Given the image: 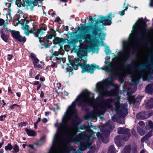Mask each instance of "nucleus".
Listing matches in <instances>:
<instances>
[{
    "label": "nucleus",
    "instance_id": "nucleus-1",
    "mask_svg": "<svg viewBox=\"0 0 153 153\" xmlns=\"http://www.w3.org/2000/svg\"><path fill=\"white\" fill-rule=\"evenodd\" d=\"M95 25L90 26H86L85 23L82 24L81 26V30L82 31L90 29L91 30L92 34L90 33L80 34L76 36V38L71 39L68 42V46L71 48L73 47L74 52L76 53L77 57V58L73 59L71 58L68 59L69 62L72 67L69 66L68 67L65 69V72H69V75H72L74 74V69L77 70L78 67L80 66L82 69V72L88 71L93 72L94 68H91L92 65H90L89 64L86 63L84 61L81 63L83 57L85 56V49L84 46L82 39L84 40L86 43H88L90 48H93L95 43H99V40L96 37L100 30L99 27L97 25V22Z\"/></svg>",
    "mask_w": 153,
    "mask_h": 153
},
{
    "label": "nucleus",
    "instance_id": "nucleus-2",
    "mask_svg": "<svg viewBox=\"0 0 153 153\" xmlns=\"http://www.w3.org/2000/svg\"><path fill=\"white\" fill-rule=\"evenodd\" d=\"M98 100L94 99V94L85 89L82 91L81 94L78 96L75 101L73 102L71 105L68 106L67 111V115L69 116L70 118L74 117L73 121L75 122L76 119L78 118V112L76 108V105H77L78 106L82 107V110L87 113L85 117L89 118L91 114L89 112V109L86 107L90 106L94 107Z\"/></svg>",
    "mask_w": 153,
    "mask_h": 153
},
{
    "label": "nucleus",
    "instance_id": "nucleus-3",
    "mask_svg": "<svg viewBox=\"0 0 153 153\" xmlns=\"http://www.w3.org/2000/svg\"><path fill=\"white\" fill-rule=\"evenodd\" d=\"M113 81V78L112 77H110L106 79L104 81L98 82L97 84V91L99 92V98L96 99L98 100L96 103L95 105L98 102L99 99H100V102L102 105L100 108L101 111L103 112V113H105V112L107 108H110L112 106L110 103L113 102V100L111 98L103 100V98L105 97H106V90H104L102 88L107 85L108 84H110Z\"/></svg>",
    "mask_w": 153,
    "mask_h": 153
},
{
    "label": "nucleus",
    "instance_id": "nucleus-4",
    "mask_svg": "<svg viewBox=\"0 0 153 153\" xmlns=\"http://www.w3.org/2000/svg\"><path fill=\"white\" fill-rule=\"evenodd\" d=\"M113 81V78L112 77H110L106 79L104 81L98 82L97 84V91L99 92V98L96 99L98 100L96 103L95 105L98 102L99 99H100V102L102 105L100 108L101 111L103 112V113H105V112L107 108H110L112 106L110 103L113 102V100L111 98L103 100V98L105 97H106V90H104L102 88L107 85L108 84H110Z\"/></svg>",
    "mask_w": 153,
    "mask_h": 153
},
{
    "label": "nucleus",
    "instance_id": "nucleus-5",
    "mask_svg": "<svg viewBox=\"0 0 153 153\" xmlns=\"http://www.w3.org/2000/svg\"><path fill=\"white\" fill-rule=\"evenodd\" d=\"M140 21L138 22L137 24H135L133 25H135L133 29L138 32L137 34V36L142 40L146 42H148L149 40H147L145 39L146 36L150 37L151 33H153V28H151L149 30H147L146 28L147 25L144 20H143V18L139 19Z\"/></svg>",
    "mask_w": 153,
    "mask_h": 153
},
{
    "label": "nucleus",
    "instance_id": "nucleus-6",
    "mask_svg": "<svg viewBox=\"0 0 153 153\" xmlns=\"http://www.w3.org/2000/svg\"><path fill=\"white\" fill-rule=\"evenodd\" d=\"M130 51L128 48H127L126 50H124L121 52L122 55L125 56L123 58V60L124 62L122 64V66L124 68H132L134 69L137 71H140L142 69H145L147 70H149V68L148 67L149 64L152 65L153 63L151 61H149V64H141L140 65L137 66H134L132 64L133 62H131V65H126V62L131 59V56L130 55Z\"/></svg>",
    "mask_w": 153,
    "mask_h": 153
},
{
    "label": "nucleus",
    "instance_id": "nucleus-7",
    "mask_svg": "<svg viewBox=\"0 0 153 153\" xmlns=\"http://www.w3.org/2000/svg\"><path fill=\"white\" fill-rule=\"evenodd\" d=\"M112 13H111L108 14V16H102L100 18L97 19V20L95 21V23L94 25H95L97 22L98 23L97 24V27H99L100 29L99 31H101V28L99 26L101 23H102L105 25H111L112 23V18L114 17V14H113L112 17H110Z\"/></svg>",
    "mask_w": 153,
    "mask_h": 153
},
{
    "label": "nucleus",
    "instance_id": "nucleus-8",
    "mask_svg": "<svg viewBox=\"0 0 153 153\" xmlns=\"http://www.w3.org/2000/svg\"><path fill=\"white\" fill-rule=\"evenodd\" d=\"M51 34L49 35L51 36L52 39L53 37H54V39L53 40V43L54 44H58L60 46V48H62L63 47V44L66 42L67 40L65 38H59L56 36V31H54L53 32H51Z\"/></svg>",
    "mask_w": 153,
    "mask_h": 153
},
{
    "label": "nucleus",
    "instance_id": "nucleus-9",
    "mask_svg": "<svg viewBox=\"0 0 153 153\" xmlns=\"http://www.w3.org/2000/svg\"><path fill=\"white\" fill-rule=\"evenodd\" d=\"M117 133L120 134H123L120 136V137H123V139L125 141H127L130 136V130L128 128H125L123 127H119L118 129Z\"/></svg>",
    "mask_w": 153,
    "mask_h": 153
},
{
    "label": "nucleus",
    "instance_id": "nucleus-10",
    "mask_svg": "<svg viewBox=\"0 0 153 153\" xmlns=\"http://www.w3.org/2000/svg\"><path fill=\"white\" fill-rule=\"evenodd\" d=\"M36 37L38 38L40 44H52V42L49 41V39H52L51 36L50 35H47L46 36L42 37H41L40 36Z\"/></svg>",
    "mask_w": 153,
    "mask_h": 153
},
{
    "label": "nucleus",
    "instance_id": "nucleus-11",
    "mask_svg": "<svg viewBox=\"0 0 153 153\" xmlns=\"http://www.w3.org/2000/svg\"><path fill=\"white\" fill-rule=\"evenodd\" d=\"M41 25L42 26L39 29H36V33H34V36L35 37H38L39 33H40V36H41L44 33L43 31L46 30L47 28L46 25L43 23H42Z\"/></svg>",
    "mask_w": 153,
    "mask_h": 153
},
{
    "label": "nucleus",
    "instance_id": "nucleus-12",
    "mask_svg": "<svg viewBox=\"0 0 153 153\" xmlns=\"http://www.w3.org/2000/svg\"><path fill=\"white\" fill-rule=\"evenodd\" d=\"M76 121L75 122H74L73 121V119H72V123L73 125L72 128H74L76 129V131L77 132H80V131H78V129L79 128L82 130L84 129H87V128H88L89 130L91 131H92L89 128L87 127L86 126H84L83 125H81L80 126L79 128L78 126V124L76 122Z\"/></svg>",
    "mask_w": 153,
    "mask_h": 153
},
{
    "label": "nucleus",
    "instance_id": "nucleus-13",
    "mask_svg": "<svg viewBox=\"0 0 153 153\" xmlns=\"http://www.w3.org/2000/svg\"><path fill=\"white\" fill-rule=\"evenodd\" d=\"M148 112L147 111H142L137 114L136 115L137 119L141 120H144L150 117V115H148Z\"/></svg>",
    "mask_w": 153,
    "mask_h": 153
},
{
    "label": "nucleus",
    "instance_id": "nucleus-14",
    "mask_svg": "<svg viewBox=\"0 0 153 153\" xmlns=\"http://www.w3.org/2000/svg\"><path fill=\"white\" fill-rule=\"evenodd\" d=\"M142 99V97L140 95H138L136 97H135L134 96L131 97L130 98V100L133 104L139 105Z\"/></svg>",
    "mask_w": 153,
    "mask_h": 153
},
{
    "label": "nucleus",
    "instance_id": "nucleus-15",
    "mask_svg": "<svg viewBox=\"0 0 153 153\" xmlns=\"http://www.w3.org/2000/svg\"><path fill=\"white\" fill-rule=\"evenodd\" d=\"M0 34L2 40L6 43L8 42L10 36L9 35L6 34L4 32L3 29H2L0 30Z\"/></svg>",
    "mask_w": 153,
    "mask_h": 153
},
{
    "label": "nucleus",
    "instance_id": "nucleus-16",
    "mask_svg": "<svg viewBox=\"0 0 153 153\" xmlns=\"http://www.w3.org/2000/svg\"><path fill=\"white\" fill-rule=\"evenodd\" d=\"M124 140L123 137H120V136H117L114 138V140L115 144L117 146L120 147L122 145V140Z\"/></svg>",
    "mask_w": 153,
    "mask_h": 153
},
{
    "label": "nucleus",
    "instance_id": "nucleus-17",
    "mask_svg": "<svg viewBox=\"0 0 153 153\" xmlns=\"http://www.w3.org/2000/svg\"><path fill=\"white\" fill-rule=\"evenodd\" d=\"M8 30L11 33V36L13 38L16 40L20 34L19 32L18 31L11 30L10 29H9Z\"/></svg>",
    "mask_w": 153,
    "mask_h": 153
},
{
    "label": "nucleus",
    "instance_id": "nucleus-18",
    "mask_svg": "<svg viewBox=\"0 0 153 153\" xmlns=\"http://www.w3.org/2000/svg\"><path fill=\"white\" fill-rule=\"evenodd\" d=\"M106 97H112L117 94V91L115 89H111L110 91L106 90Z\"/></svg>",
    "mask_w": 153,
    "mask_h": 153
},
{
    "label": "nucleus",
    "instance_id": "nucleus-19",
    "mask_svg": "<svg viewBox=\"0 0 153 153\" xmlns=\"http://www.w3.org/2000/svg\"><path fill=\"white\" fill-rule=\"evenodd\" d=\"M152 130H150L146 135L143 136L141 139V143H144V142L152 135Z\"/></svg>",
    "mask_w": 153,
    "mask_h": 153
},
{
    "label": "nucleus",
    "instance_id": "nucleus-20",
    "mask_svg": "<svg viewBox=\"0 0 153 153\" xmlns=\"http://www.w3.org/2000/svg\"><path fill=\"white\" fill-rule=\"evenodd\" d=\"M30 58L31 59L32 61H33V64L34 65L35 64H37L39 63V60L37 58L36 54L33 53H31L30 54Z\"/></svg>",
    "mask_w": 153,
    "mask_h": 153
},
{
    "label": "nucleus",
    "instance_id": "nucleus-21",
    "mask_svg": "<svg viewBox=\"0 0 153 153\" xmlns=\"http://www.w3.org/2000/svg\"><path fill=\"white\" fill-rule=\"evenodd\" d=\"M25 130L27 134L29 136L34 137L36 134V132L34 130L30 129L27 128H25Z\"/></svg>",
    "mask_w": 153,
    "mask_h": 153
},
{
    "label": "nucleus",
    "instance_id": "nucleus-22",
    "mask_svg": "<svg viewBox=\"0 0 153 153\" xmlns=\"http://www.w3.org/2000/svg\"><path fill=\"white\" fill-rule=\"evenodd\" d=\"M146 108L148 109H151L153 108V98H151L146 104Z\"/></svg>",
    "mask_w": 153,
    "mask_h": 153
},
{
    "label": "nucleus",
    "instance_id": "nucleus-23",
    "mask_svg": "<svg viewBox=\"0 0 153 153\" xmlns=\"http://www.w3.org/2000/svg\"><path fill=\"white\" fill-rule=\"evenodd\" d=\"M153 85L151 84L148 85L146 87V91L149 94H152L153 92Z\"/></svg>",
    "mask_w": 153,
    "mask_h": 153
},
{
    "label": "nucleus",
    "instance_id": "nucleus-24",
    "mask_svg": "<svg viewBox=\"0 0 153 153\" xmlns=\"http://www.w3.org/2000/svg\"><path fill=\"white\" fill-rule=\"evenodd\" d=\"M64 125L66 127V130H67L66 134L68 135L71 134L72 130V127H71L69 125H67L66 124H65Z\"/></svg>",
    "mask_w": 153,
    "mask_h": 153
},
{
    "label": "nucleus",
    "instance_id": "nucleus-25",
    "mask_svg": "<svg viewBox=\"0 0 153 153\" xmlns=\"http://www.w3.org/2000/svg\"><path fill=\"white\" fill-rule=\"evenodd\" d=\"M16 40H17L18 42H23V43H25L26 41V38L25 37H23L20 34Z\"/></svg>",
    "mask_w": 153,
    "mask_h": 153
},
{
    "label": "nucleus",
    "instance_id": "nucleus-26",
    "mask_svg": "<svg viewBox=\"0 0 153 153\" xmlns=\"http://www.w3.org/2000/svg\"><path fill=\"white\" fill-rule=\"evenodd\" d=\"M130 146H127L124 147L122 153H130Z\"/></svg>",
    "mask_w": 153,
    "mask_h": 153
},
{
    "label": "nucleus",
    "instance_id": "nucleus-27",
    "mask_svg": "<svg viewBox=\"0 0 153 153\" xmlns=\"http://www.w3.org/2000/svg\"><path fill=\"white\" fill-rule=\"evenodd\" d=\"M23 1L25 2V4H24V5H24L25 7L30 6L32 5V3H34V1H31L29 0H23Z\"/></svg>",
    "mask_w": 153,
    "mask_h": 153
},
{
    "label": "nucleus",
    "instance_id": "nucleus-28",
    "mask_svg": "<svg viewBox=\"0 0 153 153\" xmlns=\"http://www.w3.org/2000/svg\"><path fill=\"white\" fill-rule=\"evenodd\" d=\"M137 130L138 133L141 136L143 135L146 133L145 131H143V129L138 126L137 127Z\"/></svg>",
    "mask_w": 153,
    "mask_h": 153
},
{
    "label": "nucleus",
    "instance_id": "nucleus-29",
    "mask_svg": "<svg viewBox=\"0 0 153 153\" xmlns=\"http://www.w3.org/2000/svg\"><path fill=\"white\" fill-rule=\"evenodd\" d=\"M115 148L113 145H111L108 149V153H116Z\"/></svg>",
    "mask_w": 153,
    "mask_h": 153
},
{
    "label": "nucleus",
    "instance_id": "nucleus-30",
    "mask_svg": "<svg viewBox=\"0 0 153 153\" xmlns=\"http://www.w3.org/2000/svg\"><path fill=\"white\" fill-rule=\"evenodd\" d=\"M16 4L19 7H20L21 6L25 7L24 4H23L21 1V0H16Z\"/></svg>",
    "mask_w": 153,
    "mask_h": 153
},
{
    "label": "nucleus",
    "instance_id": "nucleus-31",
    "mask_svg": "<svg viewBox=\"0 0 153 153\" xmlns=\"http://www.w3.org/2000/svg\"><path fill=\"white\" fill-rule=\"evenodd\" d=\"M84 135L82 133L79 134L76 137V138L79 140H83L84 139Z\"/></svg>",
    "mask_w": 153,
    "mask_h": 153
},
{
    "label": "nucleus",
    "instance_id": "nucleus-32",
    "mask_svg": "<svg viewBox=\"0 0 153 153\" xmlns=\"http://www.w3.org/2000/svg\"><path fill=\"white\" fill-rule=\"evenodd\" d=\"M8 24L7 22H5V21L2 19L0 18V26L3 25V27L7 26Z\"/></svg>",
    "mask_w": 153,
    "mask_h": 153
},
{
    "label": "nucleus",
    "instance_id": "nucleus-33",
    "mask_svg": "<svg viewBox=\"0 0 153 153\" xmlns=\"http://www.w3.org/2000/svg\"><path fill=\"white\" fill-rule=\"evenodd\" d=\"M89 65H92V66H91V67H91V68H94V71H93V72H92V73H91V72H88V71H86V72H83V73H82V71H81V73H85V72H87L88 73H90V74H93V73H94V70H95V69H96V68H97V69H100V68H99V66L98 65H93V64H91V65H89Z\"/></svg>",
    "mask_w": 153,
    "mask_h": 153
},
{
    "label": "nucleus",
    "instance_id": "nucleus-34",
    "mask_svg": "<svg viewBox=\"0 0 153 153\" xmlns=\"http://www.w3.org/2000/svg\"><path fill=\"white\" fill-rule=\"evenodd\" d=\"M13 148V146L11 143H8L7 145L5 147V149L6 151L8 150L10 151Z\"/></svg>",
    "mask_w": 153,
    "mask_h": 153
},
{
    "label": "nucleus",
    "instance_id": "nucleus-35",
    "mask_svg": "<svg viewBox=\"0 0 153 153\" xmlns=\"http://www.w3.org/2000/svg\"><path fill=\"white\" fill-rule=\"evenodd\" d=\"M120 104V102L118 99H116L114 100V104L116 108L119 107Z\"/></svg>",
    "mask_w": 153,
    "mask_h": 153
},
{
    "label": "nucleus",
    "instance_id": "nucleus-36",
    "mask_svg": "<svg viewBox=\"0 0 153 153\" xmlns=\"http://www.w3.org/2000/svg\"><path fill=\"white\" fill-rule=\"evenodd\" d=\"M13 148L16 153H17L19 152V147L17 144H15L13 146Z\"/></svg>",
    "mask_w": 153,
    "mask_h": 153
},
{
    "label": "nucleus",
    "instance_id": "nucleus-37",
    "mask_svg": "<svg viewBox=\"0 0 153 153\" xmlns=\"http://www.w3.org/2000/svg\"><path fill=\"white\" fill-rule=\"evenodd\" d=\"M91 17V18L90 19V21L91 22H90L89 24L91 25L90 26H92L94 25V24L95 23V21L97 20H95V18L94 19L91 16H90Z\"/></svg>",
    "mask_w": 153,
    "mask_h": 153
},
{
    "label": "nucleus",
    "instance_id": "nucleus-38",
    "mask_svg": "<svg viewBox=\"0 0 153 153\" xmlns=\"http://www.w3.org/2000/svg\"><path fill=\"white\" fill-rule=\"evenodd\" d=\"M56 127L58 128V129L61 130L63 127V125L61 123H56L55 124Z\"/></svg>",
    "mask_w": 153,
    "mask_h": 153
},
{
    "label": "nucleus",
    "instance_id": "nucleus-39",
    "mask_svg": "<svg viewBox=\"0 0 153 153\" xmlns=\"http://www.w3.org/2000/svg\"><path fill=\"white\" fill-rule=\"evenodd\" d=\"M45 136H43L41 137L39 140V143H40L41 145H42L45 143Z\"/></svg>",
    "mask_w": 153,
    "mask_h": 153
},
{
    "label": "nucleus",
    "instance_id": "nucleus-40",
    "mask_svg": "<svg viewBox=\"0 0 153 153\" xmlns=\"http://www.w3.org/2000/svg\"><path fill=\"white\" fill-rule=\"evenodd\" d=\"M151 128V130L152 131L153 129V123L151 120H149L148 121V124H147Z\"/></svg>",
    "mask_w": 153,
    "mask_h": 153
},
{
    "label": "nucleus",
    "instance_id": "nucleus-41",
    "mask_svg": "<svg viewBox=\"0 0 153 153\" xmlns=\"http://www.w3.org/2000/svg\"><path fill=\"white\" fill-rule=\"evenodd\" d=\"M131 133L133 136L137 137V134L134 129L133 128L131 130Z\"/></svg>",
    "mask_w": 153,
    "mask_h": 153
},
{
    "label": "nucleus",
    "instance_id": "nucleus-42",
    "mask_svg": "<svg viewBox=\"0 0 153 153\" xmlns=\"http://www.w3.org/2000/svg\"><path fill=\"white\" fill-rule=\"evenodd\" d=\"M106 48L108 51H107L106 50H105V52L106 55L108 56L109 55L110 53H111V51L110 50L109 47H106Z\"/></svg>",
    "mask_w": 153,
    "mask_h": 153
},
{
    "label": "nucleus",
    "instance_id": "nucleus-43",
    "mask_svg": "<svg viewBox=\"0 0 153 153\" xmlns=\"http://www.w3.org/2000/svg\"><path fill=\"white\" fill-rule=\"evenodd\" d=\"M102 34L103 37L101 36V34H100V35H98V36L101 40H105V37L106 34L105 33H102Z\"/></svg>",
    "mask_w": 153,
    "mask_h": 153
},
{
    "label": "nucleus",
    "instance_id": "nucleus-44",
    "mask_svg": "<svg viewBox=\"0 0 153 153\" xmlns=\"http://www.w3.org/2000/svg\"><path fill=\"white\" fill-rule=\"evenodd\" d=\"M16 107L20 108V105L16 104H13L10 107V109L13 110Z\"/></svg>",
    "mask_w": 153,
    "mask_h": 153
},
{
    "label": "nucleus",
    "instance_id": "nucleus-45",
    "mask_svg": "<svg viewBox=\"0 0 153 153\" xmlns=\"http://www.w3.org/2000/svg\"><path fill=\"white\" fill-rule=\"evenodd\" d=\"M126 114L123 113L121 111H120V112L119 114V116L120 117L124 118L126 117Z\"/></svg>",
    "mask_w": 153,
    "mask_h": 153
},
{
    "label": "nucleus",
    "instance_id": "nucleus-46",
    "mask_svg": "<svg viewBox=\"0 0 153 153\" xmlns=\"http://www.w3.org/2000/svg\"><path fill=\"white\" fill-rule=\"evenodd\" d=\"M27 124L26 122H22L19 123V125L20 126L22 127L24 126H26Z\"/></svg>",
    "mask_w": 153,
    "mask_h": 153
},
{
    "label": "nucleus",
    "instance_id": "nucleus-47",
    "mask_svg": "<svg viewBox=\"0 0 153 153\" xmlns=\"http://www.w3.org/2000/svg\"><path fill=\"white\" fill-rule=\"evenodd\" d=\"M59 54H62L60 53V52L55 51L53 52V55L54 56H58Z\"/></svg>",
    "mask_w": 153,
    "mask_h": 153
},
{
    "label": "nucleus",
    "instance_id": "nucleus-48",
    "mask_svg": "<svg viewBox=\"0 0 153 153\" xmlns=\"http://www.w3.org/2000/svg\"><path fill=\"white\" fill-rule=\"evenodd\" d=\"M23 29L25 30H27L29 29V25L27 24H25V27H23Z\"/></svg>",
    "mask_w": 153,
    "mask_h": 153
},
{
    "label": "nucleus",
    "instance_id": "nucleus-49",
    "mask_svg": "<svg viewBox=\"0 0 153 153\" xmlns=\"http://www.w3.org/2000/svg\"><path fill=\"white\" fill-rule=\"evenodd\" d=\"M90 136L87 135H85L84 136V139L85 140L88 141L90 139Z\"/></svg>",
    "mask_w": 153,
    "mask_h": 153
},
{
    "label": "nucleus",
    "instance_id": "nucleus-50",
    "mask_svg": "<svg viewBox=\"0 0 153 153\" xmlns=\"http://www.w3.org/2000/svg\"><path fill=\"white\" fill-rule=\"evenodd\" d=\"M7 56L9 57L7 58V59L8 61H10L12 59V58L13 57V55L8 54L7 55Z\"/></svg>",
    "mask_w": 153,
    "mask_h": 153
},
{
    "label": "nucleus",
    "instance_id": "nucleus-51",
    "mask_svg": "<svg viewBox=\"0 0 153 153\" xmlns=\"http://www.w3.org/2000/svg\"><path fill=\"white\" fill-rule=\"evenodd\" d=\"M41 45L42 46H44V48H49L50 47L48 45H49L50 44H41Z\"/></svg>",
    "mask_w": 153,
    "mask_h": 153
},
{
    "label": "nucleus",
    "instance_id": "nucleus-52",
    "mask_svg": "<svg viewBox=\"0 0 153 153\" xmlns=\"http://www.w3.org/2000/svg\"><path fill=\"white\" fill-rule=\"evenodd\" d=\"M56 66H57V64L56 63L54 62H52V64L51 65V67H52V68L55 67H56Z\"/></svg>",
    "mask_w": 153,
    "mask_h": 153
},
{
    "label": "nucleus",
    "instance_id": "nucleus-53",
    "mask_svg": "<svg viewBox=\"0 0 153 153\" xmlns=\"http://www.w3.org/2000/svg\"><path fill=\"white\" fill-rule=\"evenodd\" d=\"M102 141L104 143H107L108 142V139L105 137L102 139Z\"/></svg>",
    "mask_w": 153,
    "mask_h": 153
},
{
    "label": "nucleus",
    "instance_id": "nucleus-54",
    "mask_svg": "<svg viewBox=\"0 0 153 153\" xmlns=\"http://www.w3.org/2000/svg\"><path fill=\"white\" fill-rule=\"evenodd\" d=\"M29 75L30 77H33L34 75L33 73H32V70H31L29 72Z\"/></svg>",
    "mask_w": 153,
    "mask_h": 153
},
{
    "label": "nucleus",
    "instance_id": "nucleus-55",
    "mask_svg": "<svg viewBox=\"0 0 153 153\" xmlns=\"http://www.w3.org/2000/svg\"><path fill=\"white\" fill-rule=\"evenodd\" d=\"M131 82L133 84H136L138 82V81L137 82V81L135 79H132Z\"/></svg>",
    "mask_w": 153,
    "mask_h": 153
},
{
    "label": "nucleus",
    "instance_id": "nucleus-56",
    "mask_svg": "<svg viewBox=\"0 0 153 153\" xmlns=\"http://www.w3.org/2000/svg\"><path fill=\"white\" fill-rule=\"evenodd\" d=\"M27 31H28L30 33H33L34 35V33H36V31L34 32V31H33V30L32 28H31L30 30H29V29H28V30H27Z\"/></svg>",
    "mask_w": 153,
    "mask_h": 153
},
{
    "label": "nucleus",
    "instance_id": "nucleus-57",
    "mask_svg": "<svg viewBox=\"0 0 153 153\" xmlns=\"http://www.w3.org/2000/svg\"><path fill=\"white\" fill-rule=\"evenodd\" d=\"M119 13L121 16H123L125 14V10H122L121 11H120Z\"/></svg>",
    "mask_w": 153,
    "mask_h": 153
},
{
    "label": "nucleus",
    "instance_id": "nucleus-58",
    "mask_svg": "<svg viewBox=\"0 0 153 153\" xmlns=\"http://www.w3.org/2000/svg\"><path fill=\"white\" fill-rule=\"evenodd\" d=\"M34 66V67L35 68H41V65L40 64H35Z\"/></svg>",
    "mask_w": 153,
    "mask_h": 153
},
{
    "label": "nucleus",
    "instance_id": "nucleus-59",
    "mask_svg": "<svg viewBox=\"0 0 153 153\" xmlns=\"http://www.w3.org/2000/svg\"><path fill=\"white\" fill-rule=\"evenodd\" d=\"M60 20V19L58 16L54 20V22H58Z\"/></svg>",
    "mask_w": 153,
    "mask_h": 153
},
{
    "label": "nucleus",
    "instance_id": "nucleus-60",
    "mask_svg": "<svg viewBox=\"0 0 153 153\" xmlns=\"http://www.w3.org/2000/svg\"><path fill=\"white\" fill-rule=\"evenodd\" d=\"M72 138L71 137L67 138L66 139V141L68 142H70Z\"/></svg>",
    "mask_w": 153,
    "mask_h": 153
},
{
    "label": "nucleus",
    "instance_id": "nucleus-61",
    "mask_svg": "<svg viewBox=\"0 0 153 153\" xmlns=\"http://www.w3.org/2000/svg\"><path fill=\"white\" fill-rule=\"evenodd\" d=\"M145 128V129L146 130H149L150 129L151 130V128H150V127H149V126H148V125L147 124L146 125V126Z\"/></svg>",
    "mask_w": 153,
    "mask_h": 153
},
{
    "label": "nucleus",
    "instance_id": "nucleus-62",
    "mask_svg": "<svg viewBox=\"0 0 153 153\" xmlns=\"http://www.w3.org/2000/svg\"><path fill=\"white\" fill-rule=\"evenodd\" d=\"M42 121L43 123H46L48 122V120L47 118H44L42 119Z\"/></svg>",
    "mask_w": 153,
    "mask_h": 153
},
{
    "label": "nucleus",
    "instance_id": "nucleus-63",
    "mask_svg": "<svg viewBox=\"0 0 153 153\" xmlns=\"http://www.w3.org/2000/svg\"><path fill=\"white\" fill-rule=\"evenodd\" d=\"M33 25V27L31 28L34 31H36V27L34 26L33 23H32Z\"/></svg>",
    "mask_w": 153,
    "mask_h": 153
},
{
    "label": "nucleus",
    "instance_id": "nucleus-64",
    "mask_svg": "<svg viewBox=\"0 0 153 153\" xmlns=\"http://www.w3.org/2000/svg\"><path fill=\"white\" fill-rule=\"evenodd\" d=\"M70 150L68 148L65 151V153H70Z\"/></svg>",
    "mask_w": 153,
    "mask_h": 153
}]
</instances>
